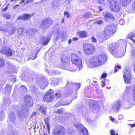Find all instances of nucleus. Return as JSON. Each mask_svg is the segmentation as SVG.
I'll list each match as a JSON object with an SVG mask.
<instances>
[{"instance_id": "f8f14e48", "label": "nucleus", "mask_w": 135, "mask_h": 135, "mask_svg": "<svg viewBox=\"0 0 135 135\" xmlns=\"http://www.w3.org/2000/svg\"><path fill=\"white\" fill-rule=\"evenodd\" d=\"M52 23V21L50 18L45 19L42 22L41 27L42 28H47L49 27Z\"/></svg>"}, {"instance_id": "20e7f679", "label": "nucleus", "mask_w": 135, "mask_h": 135, "mask_svg": "<svg viewBox=\"0 0 135 135\" xmlns=\"http://www.w3.org/2000/svg\"><path fill=\"white\" fill-rule=\"evenodd\" d=\"M83 50L84 53L87 55H91L95 52V49L94 46L91 44L88 43L83 45Z\"/></svg>"}, {"instance_id": "f3484780", "label": "nucleus", "mask_w": 135, "mask_h": 135, "mask_svg": "<svg viewBox=\"0 0 135 135\" xmlns=\"http://www.w3.org/2000/svg\"><path fill=\"white\" fill-rule=\"evenodd\" d=\"M120 105V102H117L113 105L112 109L114 111H117L119 109Z\"/></svg>"}, {"instance_id": "b1692460", "label": "nucleus", "mask_w": 135, "mask_h": 135, "mask_svg": "<svg viewBox=\"0 0 135 135\" xmlns=\"http://www.w3.org/2000/svg\"><path fill=\"white\" fill-rule=\"evenodd\" d=\"M98 3L104 5H107L109 3H110V1L109 0H98Z\"/></svg>"}, {"instance_id": "7c9ffc66", "label": "nucleus", "mask_w": 135, "mask_h": 135, "mask_svg": "<svg viewBox=\"0 0 135 135\" xmlns=\"http://www.w3.org/2000/svg\"><path fill=\"white\" fill-rule=\"evenodd\" d=\"M121 68V65H119L117 64H116L114 67V73L117 72V71L118 69H120Z\"/></svg>"}, {"instance_id": "1a4fd4ad", "label": "nucleus", "mask_w": 135, "mask_h": 135, "mask_svg": "<svg viewBox=\"0 0 135 135\" xmlns=\"http://www.w3.org/2000/svg\"><path fill=\"white\" fill-rule=\"evenodd\" d=\"M54 92L53 90L50 89L47 91L46 95L43 98V100L46 102L51 101L53 100Z\"/></svg>"}, {"instance_id": "ddd939ff", "label": "nucleus", "mask_w": 135, "mask_h": 135, "mask_svg": "<svg viewBox=\"0 0 135 135\" xmlns=\"http://www.w3.org/2000/svg\"><path fill=\"white\" fill-rule=\"evenodd\" d=\"M62 127L60 126H57L55 128L53 131L54 135H65L62 130Z\"/></svg>"}, {"instance_id": "58836bf2", "label": "nucleus", "mask_w": 135, "mask_h": 135, "mask_svg": "<svg viewBox=\"0 0 135 135\" xmlns=\"http://www.w3.org/2000/svg\"><path fill=\"white\" fill-rule=\"evenodd\" d=\"M37 54L36 53H35L33 54V56H32L30 57V59L32 60L35 59L36 58Z\"/></svg>"}, {"instance_id": "680f3d73", "label": "nucleus", "mask_w": 135, "mask_h": 135, "mask_svg": "<svg viewBox=\"0 0 135 135\" xmlns=\"http://www.w3.org/2000/svg\"><path fill=\"white\" fill-rule=\"evenodd\" d=\"M102 83V87H104L105 85V83H104L103 81H102L101 82Z\"/></svg>"}, {"instance_id": "0e129e2a", "label": "nucleus", "mask_w": 135, "mask_h": 135, "mask_svg": "<svg viewBox=\"0 0 135 135\" xmlns=\"http://www.w3.org/2000/svg\"><path fill=\"white\" fill-rule=\"evenodd\" d=\"M73 41H77L78 40V38L77 37H74L72 38Z\"/></svg>"}, {"instance_id": "9d476101", "label": "nucleus", "mask_w": 135, "mask_h": 135, "mask_svg": "<svg viewBox=\"0 0 135 135\" xmlns=\"http://www.w3.org/2000/svg\"><path fill=\"white\" fill-rule=\"evenodd\" d=\"M74 125L77 128L81 129V135H88V132L87 130L82 124L75 123H74Z\"/></svg>"}, {"instance_id": "72a5a7b5", "label": "nucleus", "mask_w": 135, "mask_h": 135, "mask_svg": "<svg viewBox=\"0 0 135 135\" xmlns=\"http://www.w3.org/2000/svg\"><path fill=\"white\" fill-rule=\"evenodd\" d=\"M122 46H123V49L121 51H119V48L117 49H116L115 50V51H117V55H120V54H122V53L123 52V46L124 45H122Z\"/></svg>"}, {"instance_id": "13d9d810", "label": "nucleus", "mask_w": 135, "mask_h": 135, "mask_svg": "<svg viewBox=\"0 0 135 135\" xmlns=\"http://www.w3.org/2000/svg\"><path fill=\"white\" fill-rule=\"evenodd\" d=\"M23 89V90H25L26 89V88L24 86L21 85L20 87V89Z\"/></svg>"}, {"instance_id": "49530a36", "label": "nucleus", "mask_w": 135, "mask_h": 135, "mask_svg": "<svg viewBox=\"0 0 135 135\" xmlns=\"http://www.w3.org/2000/svg\"><path fill=\"white\" fill-rule=\"evenodd\" d=\"M98 107L97 106V105H95L94 106H93L92 107V110L93 111H94L95 109H97L98 108Z\"/></svg>"}, {"instance_id": "e433bc0d", "label": "nucleus", "mask_w": 135, "mask_h": 135, "mask_svg": "<svg viewBox=\"0 0 135 135\" xmlns=\"http://www.w3.org/2000/svg\"><path fill=\"white\" fill-rule=\"evenodd\" d=\"M70 90H69V89H66L65 90L66 92V95H69L70 94H71L72 92L71 91L72 90V88H71V89Z\"/></svg>"}, {"instance_id": "f704fd0d", "label": "nucleus", "mask_w": 135, "mask_h": 135, "mask_svg": "<svg viewBox=\"0 0 135 135\" xmlns=\"http://www.w3.org/2000/svg\"><path fill=\"white\" fill-rule=\"evenodd\" d=\"M131 56L132 57H135V49H133L131 51Z\"/></svg>"}, {"instance_id": "7ed1b4c3", "label": "nucleus", "mask_w": 135, "mask_h": 135, "mask_svg": "<svg viewBox=\"0 0 135 135\" xmlns=\"http://www.w3.org/2000/svg\"><path fill=\"white\" fill-rule=\"evenodd\" d=\"M72 63L78 66V70H80L82 67V60L81 57L76 54H73L71 55Z\"/></svg>"}, {"instance_id": "6e6552de", "label": "nucleus", "mask_w": 135, "mask_h": 135, "mask_svg": "<svg viewBox=\"0 0 135 135\" xmlns=\"http://www.w3.org/2000/svg\"><path fill=\"white\" fill-rule=\"evenodd\" d=\"M28 113L27 110L24 107H20L17 112V115L20 118L24 117L26 116Z\"/></svg>"}, {"instance_id": "4468645a", "label": "nucleus", "mask_w": 135, "mask_h": 135, "mask_svg": "<svg viewBox=\"0 0 135 135\" xmlns=\"http://www.w3.org/2000/svg\"><path fill=\"white\" fill-rule=\"evenodd\" d=\"M24 100L26 105L28 107H32L33 104V102L31 97L29 95L25 96Z\"/></svg>"}, {"instance_id": "473e14b6", "label": "nucleus", "mask_w": 135, "mask_h": 135, "mask_svg": "<svg viewBox=\"0 0 135 135\" xmlns=\"http://www.w3.org/2000/svg\"><path fill=\"white\" fill-rule=\"evenodd\" d=\"M64 111V109L63 108H60L57 109V113L58 114H62V113Z\"/></svg>"}, {"instance_id": "423d86ee", "label": "nucleus", "mask_w": 135, "mask_h": 135, "mask_svg": "<svg viewBox=\"0 0 135 135\" xmlns=\"http://www.w3.org/2000/svg\"><path fill=\"white\" fill-rule=\"evenodd\" d=\"M114 27L112 25H110L106 27L103 32V35L105 36H109L112 35L114 33L113 30Z\"/></svg>"}, {"instance_id": "774afa93", "label": "nucleus", "mask_w": 135, "mask_h": 135, "mask_svg": "<svg viewBox=\"0 0 135 135\" xmlns=\"http://www.w3.org/2000/svg\"><path fill=\"white\" fill-rule=\"evenodd\" d=\"M129 125L131 126L132 127H133L135 126V124H129Z\"/></svg>"}, {"instance_id": "3c124183", "label": "nucleus", "mask_w": 135, "mask_h": 135, "mask_svg": "<svg viewBox=\"0 0 135 135\" xmlns=\"http://www.w3.org/2000/svg\"><path fill=\"white\" fill-rule=\"evenodd\" d=\"M103 21L101 20H99L98 21H97L95 22V23H97L98 24H101L103 23Z\"/></svg>"}, {"instance_id": "dca6fc26", "label": "nucleus", "mask_w": 135, "mask_h": 135, "mask_svg": "<svg viewBox=\"0 0 135 135\" xmlns=\"http://www.w3.org/2000/svg\"><path fill=\"white\" fill-rule=\"evenodd\" d=\"M40 84L39 85L41 88L43 89L47 86L48 85V81L45 79H41V81H39Z\"/></svg>"}, {"instance_id": "39448f33", "label": "nucleus", "mask_w": 135, "mask_h": 135, "mask_svg": "<svg viewBox=\"0 0 135 135\" xmlns=\"http://www.w3.org/2000/svg\"><path fill=\"white\" fill-rule=\"evenodd\" d=\"M117 1V0H110L109 2L112 4L110 6L111 10L116 12H119L121 9Z\"/></svg>"}, {"instance_id": "cd10ccee", "label": "nucleus", "mask_w": 135, "mask_h": 135, "mask_svg": "<svg viewBox=\"0 0 135 135\" xmlns=\"http://www.w3.org/2000/svg\"><path fill=\"white\" fill-rule=\"evenodd\" d=\"M67 59V57L66 55H62L61 59V61L63 63H65L66 62Z\"/></svg>"}, {"instance_id": "4be33fe9", "label": "nucleus", "mask_w": 135, "mask_h": 135, "mask_svg": "<svg viewBox=\"0 0 135 135\" xmlns=\"http://www.w3.org/2000/svg\"><path fill=\"white\" fill-rule=\"evenodd\" d=\"M77 35L81 37L85 38L87 37L86 33L84 31L78 32L77 33Z\"/></svg>"}, {"instance_id": "0eeeda50", "label": "nucleus", "mask_w": 135, "mask_h": 135, "mask_svg": "<svg viewBox=\"0 0 135 135\" xmlns=\"http://www.w3.org/2000/svg\"><path fill=\"white\" fill-rule=\"evenodd\" d=\"M123 78L124 81L127 83L131 82V77L132 74L131 71L128 68H126L124 71Z\"/></svg>"}, {"instance_id": "5701e85b", "label": "nucleus", "mask_w": 135, "mask_h": 135, "mask_svg": "<svg viewBox=\"0 0 135 135\" xmlns=\"http://www.w3.org/2000/svg\"><path fill=\"white\" fill-rule=\"evenodd\" d=\"M71 101L69 102L68 103H65L62 102V101H59L58 103L56 104L55 106L56 107H58L59 105H68L69 104L71 103Z\"/></svg>"}, {"instance_id": "8fccbe9b", "label": "nucleus", "mask_w": 135, "mask_h": 135, "mask_svg": "<svg viewBox=\"0 0 135 135\" xmlns=\"http://www.w3.org/2000/svg\"><path fill=\"white\" fill-rule=\"evenodd\" d=\"M107 75V74L106 73H103L101 76V77L102 78H106Z\"/></svg>"}, {"instance_id": "412c9836", "label": "nucleus", "mask_w": 135, "mask_h": 135, "mask_svg": "<svg viewBox=\"0 0 135 135\" xmlns=\"http://www.w3.org/2000/svg\"><path fill=\"white\" fill-rule=\"evenodd\" d=\"M52 84L54 85H56L60 82L61 81L59 78H52L51 79Z\"/></svg>"}, {"instance_id": "e2e57ef3", "label": "nucleus", "mask_w": 135, "mask_h": 135, "mask_svg": "<svg viewBox=\"0 0 135 135\" xmlns=\"http://www.w3.org/2000/svg\"><path fill=\"white\" fill-rule=\"evenodd\" d=\"M109 118L110 119L112 122H113L114 120V119L112 117L110 116Z\"/></svg>"}, {"instance_id": "4d7b16f0", "label": "nucleus", "mask_w": 135, "mask_h": 135, "mask_svg": "<svg viewBox=\"0 0 135 135\" xmlns=\"http://www.w3.org/2000/svg\"><path fill=\"white\" fill-rule=\"evenodd\" d=\"M8 117L10 119V120L12 119H13L15 118V116L14 115H13V116L12 117L11 116V115L10 114H9L8 116Z\"/></svg>"}, {"instance_id": "79ce46f5", "label": "nucleus", "mask_w": 135, "mask_h": 135, "mask_svg": "<svg viewBox=\"0 0 135 135\" xmlns=\"http://www.w3.org/2000/svg\"><path fill=\"white\" fill-rule=\"evenodd\" d=\"M1 117H0V121L3 120L4 118V114L3 113L1 112Z\"/></svg>"}, {"instance_id": "f03ea898", "label": "nucleus", "mask_w": 135, "mask_h": 135, "mask_svg": "<svg viewBox=\"0 0 135 135\" xmlns=\"http://www.w3.org/2000/svg\"><path fill=\"white\" fill-rule=\"evenodd\" d=\"M120 43L122 45H124L123 52L122 54H120L118 55H117V51H115L116 49V44H111L109 45V51H112L114 54V56L115 57L117 58H120L123 56L125 54L126 51V49L127 45V43L125 40H122L120 41Z\"/></svg>"}, {"instance_id": "c85d7f7f", "label": "nucleus", "mask_w": 135, "mask_h": 135, "mask_svg": "<svg viewBox=\"0 0 135 135\" xmlns=\"http://www.w3.org/2000/svg\"><path fill=\"white\" fill-rule=\"evenodd\" d=\"M104 17L105 18H110L112 19H113L114 17L110 13H107L105 15Z\"/></svg>"}, {"instance_id": "052dcab7", "label": "nucleus", "mask_w": 135, "mask_h": 135, "mask_svg": "<svg viewBox=\"0 0 135 135\" xmlns=\"http://www.w3.org/2000/svg\"><path fill=\"white\" fill-rule=\"evenodd\" d=\"M20 4H16L15 6L14 7L13 9H16V8H17L20 5Z\"/></svg>"}, {"instance_id": "c756f323", "label": "nucleus", "mask_w": 135, "mask_h": 135, "mask_svg": "<svg viewBox=\"0 0 135 135\" xmlns=\"http://www.w3.org/2000/svg\"><path fill=\"white\" fill-rule=\"evenodd\" d=\"M58 4V2L56 0L52 1L51 3V5L52 7L57 6Z\"/></svg>"}, {"instance_id": "c9c22d12", "label": "nucleus", "mask_w": 135, "mask_h": 135, "mask_svg": "<svg viewBox=\"0 0 135 135\" xmlns=\"http://www.w3.org/2000/svg\"><path fill=\"white\" fill-rule=\"evenodd\" d=\"M4 64V61L2 59H1L0 60V67L3 66Z\"/></svg>"}, {"instance_id": "9b49d317", "label": "nucleus", "mask_w": 135, "mask_h": 135, "mask_svg": "<svg viewBox=\"0 0 135 135\" xmlns=\"http://www.w3.org/2000/svg\"><path fill=\"white\" fill-rule=\"evenodd\" d=\"M0 52L8 56H11L14 53V51L13 50L7 47L2 48Z\"/></svg>"}, {"instance_id": "f257e3e1", "label": "nucleus", "mask_w": 135, "mask_h": 135, "mask_svg": "<svg viewBox=\"0 0 135 135\" xmlns=\"http://www.w3.org/2000/svg\"><path fill=\"white\" fill-rule=\"evenodd\" d=\"M107 60L106 56L104 55L100 54L98 56L91 57L87 65L88 67L93 68L101 66L103 65Z\"/></svg>"}, {"instance_id": "a18cd8bd", "label": "nucleus", "mask_w": 135, "mask_h": 135, "mask_svg": "<svg viewBox=\"0 0 135 135\" xmlns=\"http://www.w3.org/2000/svg\"><path fill=\"white\" fill-rule=\"evenodd\" d=\"M115 131L111 130L110 131V134L111 135H118V133L115 134Z\"/></svg>"}, {"instance_id": "a211bd4d", "label": "nucleus", "mask_w": 135, "mask_h": 135, "mask_svg": "<svg viewBox=\"0 0 135 135\" xmlns=\"http://www.w3.org/2000/svg\"><path fill=\"white\" fill-rule=\"evenodd\" d=\"M29 88L30 90L32 91L34 94H38L40 93L38 89L36 88L35 86L33 85H32L29 87Z\"/></svg>"}, {"instance_id": "4c0bfd02", "label": "nucleus", "mask_w": 135, "mask_h": 135, "mask_svg": "<svg viewBox=\"0 0 135 135\" xmlns=\"http://www.w3.org/2000/svg\"><path fill=\"white\" fill-rule=\"evenodd\" d=\"M44 121L45 124H46L47 127L49 126L48 123L49 121V119L48 118H46L44 119Z\"/></svg>"}, {"instance_id": "603ef678", "label": "nucleus", "mask_w": 135, "mask_h": 135, "mask_svg": "<svg viewBox=\"0 0 135 135\" xmlns=\"http://www.w3.org/2000/svg\"><path fill=\"white\" fill-rule=\"evenodd\" d=\"M55 95L57 98H60L61 96V95L60 94V93H56L55 94Z\"/></svg>"}, {"instance_id": "6ab92c4d", "label": "nucleus", "mask_w": 135, "mask_h": 135, "mask_svg": "<svg viewBox=\"0 0 135 135\" xmlns=\"http://www.w3.org/2000/svg\"><path fill=\"white\" fill-rule=\"evenodd\" d=\"M31 16L30 14H25L24 15L18 17V19L19 20H29L31 18Z\"/></svg>"}, {"instance_id": "5fc2aeb1", "label": "nucleus", "mask_w": 135, "mask_h": 135, "mask_svg": "<svg viewBox=\"0 0 135 135\" xmlns=\"http://www.w3.org/2000/svg\"><path fill=\"white\" fill-rule=\"evenodd\" d=\"M91 40L92 41L94 42H96L97 40L95 38H94V36H92L91 37Z\"/></svg>"}, {"instance_id": "2f4dec72", "label": "nucleus", "mask_w": 135, "mask_h": 135, "mask_svg": "<svg viewBox=\"0 0 135 135\" xmlns=\"http://www.w3.org/2000/svg\"><path fill=\"white\" fill-rule=\"evenodd\" d=\"M3 16L4 18L7 19H9L11 17L10 15L8 13H4L3 15Z\"/></svg>"}, {"instance_id": "864d4df0", "label": "nucleus", "mask_w": 135, "mask_h": 135, "mask_svg": "<svg viewBox=\"0 0 135 135\" xmlns=\"http://www.w3.org/2000/svg\"><path fill=\"white\" fill-rule=\"evenodd\" d=\"M132 9L133 10L135 11V0H134L133 4L132 5Z\"/></svg>"}, {"instance_id": "37998d69", "label": "nucleus", "mask_w": 135, "mask_h": 135, "mask_svg": "<svg viewBox=\"0 0 135 135\" xmlns=\"http://www.w3.org/2000/svg\"><path fill=\"white\" fill-rule=\"evenodd\" d=\"M91 15L88 13H85L84 15V17L87 18H89L90 17Z\"/></svg>"}, {"instance_id": "bb28decb", "label": "nucleus", "mask_w": 135, "mask_h": 135, "mask_svg": "<svg viewBox=\"0 0 135 135\" xmlns=\"http://www.w3.org/2000/svg\"><path fill=\"white\" fill-rule=\"evenodd\" d=\"M46 107L44 106H42L41 107L38 109V110L39 111H41L42 113L44 115H45L46 113Z\"/></svg>"}, {"instance_id": "a878e982", "label": "nucleus", "mask_w": 135, "mask_h": 135, "mask_svg": "<svg viewBox=\"0 0 135 135\" xmlns=\"http://www.w3.org/2000/svg\"><path fill=\"white\" fill-rule=\"evenodd\" d=\"M128 38L131 39L134 43H135V34L133 33L129 34L128 36Z\"/></svg>"}, {"instance_id": "69168bd1", "label": "nucleus", "mask_w": 135, "mask_h": 135, "mask_svg": "<svg viewBox=\"0 0 135 135\" xmlns=\"http://www.w3.org/2000/svg\"><path fill=\"white\" fill-rule=\"evenodd\" d=\"M130 89V88L129 87H126V90L127 91H129Z\"/></svg>"}, {"instance_id": "ea45409f", "label": "nucleus", "mask_w": 135, "mask_h": 135, "mask_svg": "<svg viewBox=\"0 0 135 135\" xmlns=\"http://www.w3.org/2000/svg\"><path fill=\"white\" fill-rule=\"evenodd\" d=\"M12 86L10 85H7L6 87V89H7L8 91H10L11 90Z\"/></svg>"}, {"instance_id": "c03bdc74", "label": "nucleus", "mask_w": 135, "mask_h": 135, "mask_svg": "<svg viewBox=\"0 0 135 135\" xmlns=\"http://www.w3.org/2000/svg\"><path fill=\"white\" fill-rule=\"evenodd\" d=\"M16 31V28L15 27H13L11 31L10 32V33L11 35H12L13 33Z\"/></svg>"}, {"instance_id": "09e8293b", "label": "nucleus", "mask_w": 135, "mask_h": 135, "mask_svg": "<svg viewBox=\"0 0 135 135\" xmlns=\"http://www.w3.org/2000/svg\"><path fill=\"white\" fill-rule=\"evenodd\" d=\"M64 15L65 16H66L67 18H69L70 16L69 13L67 12H64Z\"/></svg>"}, {"instance_id": "aec40b11", "label": "nucleus", "mask_w": 135, "mask_h": 135, "mask_svg": "<svg viewBox=\"0 0 135 135\" xmlns=\"http://www.w3.org/2000/svg\"><path fill=\"white\" fill-rule=\"evenodd\" d=\"M131 1V0H120V4L123 6H126L129 4Z\"/></svg>"}, {"instance_id": "2eb2a0df", "label": "nucleus", "mask_w": 135, "mask_h": 135, "mask_svg": "<svg viewBox=\"0 0 135 135\" xmlns=\"http://www.w3.org/2000/svg\"><path fill=\"white\" fill-rule=\"evenodd\" d=\"M81 84L80 83H71L69 81H67V84L66 85V87H70V86H74L78 90L80 87Z\"/></svg>"}, {"instance_id": "de8ad7c7", "label": "nucleus", "mask_w": 135, "mask_h": 135, "mask_svg": "<svg viewBox=\"0 0 135 135\" xmlns=\"http://www.w3.org/2000/svg\"><path fill=\"white\" fill-rule=\"evenodd\" d=\"M23 32V29L22 28H20L17 30V32L18 33L21 34Z\"/></svg>"}, {"instance_id": "a19ab883", "label": "nucleus", "mask_w": 135, "mask_h": 135, "mask_svg": "<svg viewBox=\"0 0 135 135\" xmlns=\"http://www.w3.org/2000/svg\"><path fill=\"white\" fill-rule=\"evenodd\" d=\"M6 30L5 26L0 25V31H5Z\"/></svg>"}, {"instance_id": "393cba45", "label": "nucleus", "mask_w": 135, "mask_h": 135, "mask_svg": "<svg viewBox=\"0 0 135 135\" xmlns=\"http://www.w3.org/2000/svg\"><path fill=\"white\" fill-rule=\"evenodd\" d=\"M41 38H42V43L44 45H46L49 43L50 40L47 38H45L44 37L42 36Z\"/></svg>"}, {"instance_id": "338daca9", "label": "nucleus", "mask_w": 135, "mask_h": 135, "mask_svg": "<svg viewBox=\"0 0 135 135\" xmlns=\"http://www.w3.org/2000/svg\"><path fill=\"white\" fill-rule=\"evenodd\" d=\"M133 67L134 68L133 70H134V72L135 73V63H134L133 64Z\"/></svg>"}, {"instance_id": "bf43d9fd", "label": "nucleus", "mask_w": 135, "mask_h": 135, "mask_svg": "<svg viewBox=\"0 0 135 135\" xmlns=\"http://www.w3.org/2000/svg\"><path fill=\"white\" fill-rule=\"evenodd\" d=\"M31 31H32V33H35L36 32V30L35 28H32L31 29Z\"/></svg>"}, {"instance_id": "6e6d98bb", "label": "nucleus", "mask_w": 135, "mask_h": 135, "mask_svg": "<svg viewBox=\"0 0 135 135\" xmlns=\"http://www.w3.org/2000/svg\"><path fill=\"white\" fill-rule=\"evenodd\" d=\"M51 73L53 75H55L57 74V71L55 70L52 71Z\"/></svg>"}]
</instances>
